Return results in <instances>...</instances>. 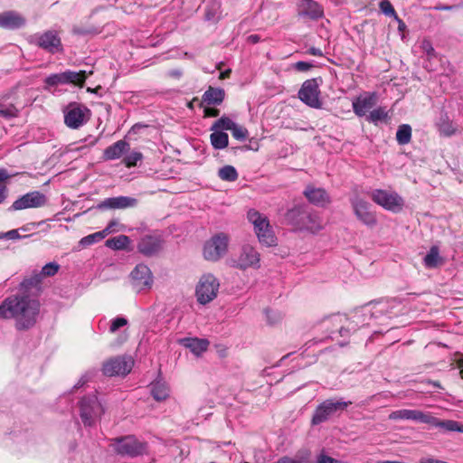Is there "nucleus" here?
<instances>
[{"instance_id": "6ab92c4d", "label": "nucleus", "mask_w": 463, "mask_h": 463, "mask_svg": "<svg viewBox=\"0 0 463 463\" xmlns=\"http://www.w3.org/2000/svg\"><path fill=\"white\" fill-rule=\"evenodd\" d=\"M137 204V200L128 196H118L105 199L98 204V208L104 209H125L134 207Z\"/></svg>"}, {"instance_id": "4c0bfd02", "label": "nucleus", "mask_w": 463, "mask_h": 463, "mask_svg": "<svg viewBox=\"0 0 463 463\" xmlns=\"http://www.w3.org/2000/svg\"><path fill=\"white\" fill-rule=\"evenodd\" d=\"M388 118V112L383 108H377L370 112L367 120L377 125L380 122H385Z\"/></svg>"}, {"instance_id": "09e8293b", "label": "nucleus", "mask_w": 463, "mask_h": 463, "mask_svg": "<svg viewBox=\"0 0 463 463\" xmlns=\"http://www.w3.org/2000/svg\"><path fill=\"white\" fill-rule=\"evenodd\" d=\"M317 463H343V462L333 458L332 457L326 455L324 451H322L317 457Z\"/></svg>"}, {"instance_id": "680f3d73", "label": "nucleus", "mask_w": 463, "mask_h": 463, "mask_svg": "<svg viewBox=\"0 0 463 463\" xmlns=\"http://www.w3.org/2000/svg\"><path fill=\"white\" fill-rule=\"evenodd\" d=\"M230 73H231V70H226V71L221 72L219 78L221 80H224V79H226V78H228L230 76Z\"/></svg>"}, {"instance_id": "f3484780", "label": "nucleus", "mask_w": 463, "mask_h": 463, "mask_svg": "<svg viewBox=\"0 0 463 463\" xmlns=\"http://www.w3.org/2000/svg\"><path fill=\"white\" fill-rule=\"evenodd\" d=\"M32 42L50 52H56L61 49V39L54 31L35 34L32 37Z\"/></svg>"}, {"instance_id": "39448f33", "label": "nucleus", "mask_w": 463, "mask_h": 463, "mask_svg": "<svg viewBox=\"0 0 463 463\" xmlns=\"http://www.w3.org/2000/svg\"><path fill=\"white\" fill-rule=\"evenodd\" d=\"M231 237L225 232H217L208 239L203 248V258L212 262H217L229 251Z\"/></svg>"}, {"instance_id": "ea45409f", "label": "nucleus", "mask_w": 463, "mask_h": 463, "mask_svg": "<svg viewBox=\"0 0 463 463\" xmlns=\"http://www.w3.org/2000/svg\"><path fill=\"white\" fill-rule=\"evenodd\" d=\"M236 123L232 121L230 118L222 117L218 120H216L212 126L211 129H219V130H231L234 128Z\"/></svg>"}, {"instance_id": "bf43d9fd", "label": "nucleus", "mask_w": 463, "mask_h": 463, "mask_svg": "<svg viewBox=\"0 0 463 463\" xmlns=\"http://www.w3.org/2000/svg\"><path fill=\"white\" fill-rule=\"evenodd\" d=\"M277 463H299V462H298L297 460L292 459L290 458L285 457V458H282L279 460H278Z\"/></svg>"}, {"instance_id": "79ce46f5", "label": "nucleus", "mask_w": 463, "mask_h": 463, "mask_svg": "<svg viewBox=\"0 0 463 463\" xmlns=\"http://www.w3.org/2000/svg\"><path fill=\"white\" fill-rule=\"evenodd\" d=\"M17 115V109L13 105L5 106L0 104V118H10Z\"/></svg>"}, {"instance_id": "c756f323", "label": "nucleus", "mask_w": 463, "mask_h": 463, "mask_svg": "<svg viewBox=\"0 0 463 463\" xmlns=\"http://www.w3.org/2000/svg\"><path fill=\"white\" fill-rule=\"evenodd\" d=\"M224 96L222 89L210 87L203 95V102L207 105H219L224 99Z\"/></svg>"}, {"instance_id": "b1692460", "label": "nucleus", "mask_w": 463, "mask_h": 463, "mask_svg": "<svg viewBox=\"0 0 463 463\" xmlns=\"http://www.w3.org/2000/svg\"><path fill=\"white\" fill-rule=\"evenodd\" d=\"M324 226L322 218L317 213H307L301 219L300 229L311 233H317L324 229Z\"/></svg>"}, {"instance_id": "c85d7f7f", "label": "nucleus", "mask_w": 463, "mask_h": 463, "mask_svg": "<svg viewBox=\"0 0 463 463\" xmlns=\"http://www.w3.org/2000/svg\"><path fill=\"white\" fill-rule=\"evenodd\" d=\"M114 223L115 222H110L103 231L97 232L81 238L80 241H79V245L81 246L82 248H86L102 241L106 236L111 233V228Z\"/></svg>"}, {"instance_id": "0eeeda50", "label": "nucleus", "mask_w": 463, "mask_h": 463, "mask_svg": "<svg viewBox=\"0 0 463 463\" xmlns=\"http://www.w3.org/2000/svg\"><path fill=\"white\" fill-rule=\"evenodd\" d=\"M110 447L122 456L137 457L146 452L147 445L134 436H126L114 439Z\"/></svg>"}, {"instance_id": "13d9d810", "label": "nucleus", "mask_w": 463, "mask_h": 463, "mask_svg": "<svg viewBox=\"0 0 463 463\" xmlns=\"http://www.w3.org/2000/svg\"><path fill=\"white\" fill-rule=\"evenodd\" d=\"M308 53H309V54H312V55H314V56H322V55H323L322 51H321L320 49H318V48H314V47H313V48H310V49L308 50Z\"/></svg>"}, {"instance_id": "4d7b16f0", "label": "nucleus", "mask_w": 463, "mask_h": 463, "mask_svg": "<svg viewBox=\"0 0 463 463\" xmlns=\"http://www.w3.org/2000/svg\"><path fill=\"white\" fill-rule=\"evenodd\" d=\"M11 175L5 169H0V184H3L4 181L8 179Z\"/></svg>"}, {"instance_id": "a878e982", "label": "nucleus", "mask_w": 463, "mask_h": 463, "mask_svg": "<svg viewBox=\"0 0 463 463\" xmlns=\"http://www.w3.org/2000/svg\"><path fill=\"white\" fill-rule=\"evenodd\" d=\"M128 149L129 144L128 142H126L125 140H118L105 149L103 157L105 160L118 159Z\"/></svg>"}, {"instance_id": "37998d69", "label": "nucleus", "mask_w": 463, "mask_h": 463, "mask_svg": "<svg viewBox=\"0 0 463 463\" xmlns=\"http://www.w3.org/2000/svg\"><path fill=\"white\" fill-rule=\"evenodd\" d=\"M220 5L218 3H213L212 6L205 11V17L209 21H215L219 18Z\"/></svg>"}, {"instance_id": "72a5a7b5", "label": "nucleus", "mask_w": 463, "mask_h": 463, "mask_svg": "<svg viewBox=\"0 0 463 463\" xmlns=\"http://www.w3.org/2000/svg\"><path fill=\"white\" fill-rule=\"evenodd\" d=\"M213 133L210 135V141L215 149H223L228 146L229 137L228 134L219 130L212 129Z\"/></svg>"}, {"instance_id": "473e14b6", "label": "nucleus", "mask_w": 463, "mask_h": 463, "mask_svg": "<svg viewBox=\"0 0 463 463\" xmlns=\"http://www.w3.org/2000/svg\"><path fill=\"white\" fill-rule=\"evenodd\" d=\"M92 71L87 73L86 71H67L63 72L65 83H73L75 85L82 86L85 82L88 75L91 74Z\"/></svg>"}, {"instance_id": "2eb2a0df", "label": "nucleus", "mask_w": 463, "mask_h": 463, "mask_svg": "<svg viewBox=\"0 0 463 463\" xmlns=\"http://www.w3.org/2000/svg\"><path fill=\"white\" fill-rule=\"evenodd\" d=\"M47 203L46 196L38 191L27 193L16 199L9 210L21 211L30 208H40Z\"/></svg>"}, {"instance_id": "a18cd8bd", "label": "nucleus", "mask_w": 463, "mask_h": 463, "mask_svg": "<svg viewBox=\"0 0 463 463\" xmlns=\"http://www.w3.org/2000/svg\"><path fill=\"white\" fill-rule=\"evenodd\" d=\"M45 82L49 86H56L59 84H65L63 72L58 74H52L46 78Z\"/></svg>"}, {"instance_id": "9d476101", "label": "nucleus", "mask_w": 463, "mask_h": 463, "mask_svg": "<svg viewBox=\"0 0 463 463\" xmlns=\"http://www.w3.org/2000/svg\"><path fill=\"white\" fill-rule=\"evenodd\" d=\"M104 412V408L95 395L83 398L80 402V418L87 426H91Z\"/></svg>"}, {"instance_id": "603ef678", "label": "nucleus", "mask_w": 463, "mask_h": 463, "mask_svg": "<svg viewBox=\"0 0 463 463\" xmlns=\"http://www.w3.org/2000/svg\"><path fill=\"white\" fill-rule=\"evenodd\" d=\"M293 67L299 71H307L312 67V65L307 61H298L293 65Z\"/></svg>"}, {"instance_id": "1a4fd4ad", "label": "nucleus", "mask_w": 463, "mask_h": 463, "mask_svg": "<svg viewBox=\"0 0 463 463\" xmlns=\"http://www.w3.org/2000/svg\"><path fill=\"white\" fill-rule=\"evenodd\" d=\"M350 203L355 217L364 225L374 227L377 224V217L371 210V204L360 195L355 194L350 199Z\"/></svg>"}, {"instance_id": "cd10ccee", "label": "nucleus", "mask_w": 463, "mask_h": 463, "mask_svg": "<svg viewBox=\"0 0 463 463\" xmlns=\"http://www.w3.org/2000/svg\"><path fill=\"white\" fill-rule=\"evenodd\" d=\"M299 13L301 14L316 19L323 14L321 6L312 0H299Z\"/></svg>"}, {"instance_id": "f257e3e1", "label": "nucleus", "mask_w": 463, "mask_h": 463, "mask_svg": "<svg viewBox=\"0 0 463 463\" xmlns=\"http://www.w3.org/2000/svg\"><path fill=\"white\" fill-rule=\"evenodd\" d=\"M39 302L27 294H15L6 298L0 305V317L14 319L19 330L32 327L39 314Z\"/></svg>"}, {"instance_id": "c03bdc74", "label": "nucleus", "mask_w": 463, "mask_h": 463, "mask_svg": "<svg viewBox=\"0 0 463 463\" xmlns=\"http://www.w3.org/2000/svg\"><path fill=\"white\" fill-rule=\"evenodd\" d=\"M232 133L234 138L237 140H245L248 137V130L239 125H235L234 128L232 129Z\"/></svg>"}, {"instance_id": "423d86ee", "label": "nucleus", "mask_w": 463, "mask_h": 463, "mask_svg": "<svg viewBox=\"0 0 463 463\" xmlns=\"http://www.w3.org/2000/svg\"><path fill=\"white\" fill-rule=\"evenodd\" d=\"M219 279L212 274H203L195 287V297L196 300L201 305H206L213 301L219 293L220 289Z\"/></svg>"}, {"instance_id": "7c9ffc66", "label": "nucleus", "mask_w": 463, "mask_h": 463, "mask_svg": "<svg viewBox=\"0 0 463 463\" xmlns=\"http://www.w3.org/2000/svg\"><path fill=\"white\" fill-rule=\"evenodd\" d=\"M444 263L437 246H432L423 259V264L427 269H435Z\"/></svg>"}, {"instance_id": "de8ad7c7", "label": "nucleus", "mask_w": 463, "mask_h": 463, "mask_svg": "<svg viewBox=\"0 0 463 463\" xmlns=\"http://www.w3.org/2000/svg\"><path fill=\"white\" fill-rule=\"evenodd\" d=\"M128 324V320L124 317H116L111 321L109 331L111 333H115L120 327L126 326Z\"/></svg>"}, {"instance_id": "c9c22d12", "label": "nucleus", "mask_w": 463, "mask_h": 463, "mask_svg": "<svg viewBox=\"0 0 463 463\" xmlns=\"http://www.w3.org/2000/svg\"><path fill=\"white\" fill-rule=\"evenodd\" d=\"M130 243V240L126 235H119L106 241V246L112 250H126Z\"/></svg>"}, {"instance_id": "2f4dec72", "label": "nucleus", "mask_w": 463, "mask_h": 463, "mask_svg": "<svg viewBox=\"0 0 463 463\" xmlns=\"http://www.w3.org/2000/svg\"><path fill=\"white\" fill-rule=\"evenodd\" d=\"M430 425L439 427L446 431H457L463 433V424L456 420H440L431 415Z\"/></svg>"}, {"instance_id": "20e7f679", "label": "nucleus", "mask_w": 463, "mask_h": 463, "mask_svg": "<svg viewBox=\"0 0 463 463\" xmlns=\"http://www.w3.org/2000/svg\"><path fill=\"white\" fill-rule=\"evenodd\" d=\"M369 197L375 204L393 213H401L405 205L402 196L391 189H373L369 192Z\"/></svg>"}, {"instance_id": "7ed1b4c3", "label": "nucleus", "mask_w": 463, "mask_h": 463, "mask_svg": "<svg viewBox=\"0 0 463 463\" xmlns=\"http://www.w3.org/2000/svg\"><path fill=\"white\" fill-rule=\"evenodd\" d=\"M248 220L253 225L259 242L265 247L277 245V238L269 224V219L256 210L248 212Z\"/></svg>"}, {"instance_id": "58836bf2", "label": "nucleus", "mask_w": 463, "mask_h": 463, "mask_svg": "<svg viewBox=\"0 0 463 463\" xmlns=\"http://www.w3.org/2000/svg\"><path fill=\"white\" fill-rule=\"evenodd\" d=\"M411 137V128L409 125H402L396 133L397 142L401 145L408 144Z\"/></svg>"}, {"instance_id": "393cba45", "label": "nucleus", "mask_w": 463, "mask_h": 463, "mask_svg": "<svg viewBox=\"0 0 463 463\" xmlns=\"http://www.w3.org/2000/svg\"><path fill=\"white\" fill-rule=\"evenodd\" d=\"M162 243L159 238L155 236L144 237L138 244V250L141 253L151 256L161 249Z\"/></svg>"}, {"instance_id": "9b49d317", "label": "nucleus", "mask_w": 463, "mask_h": 463, "mask_svg": "<svg viewBox=\"0 0 463 463\" xmlns=\"http://www.w3.org/2000/svg\"><path fill=\"white\" fill-rule=\"evenodd\" d=\"M134 360L130 356H118L107 360L102 366L107 376L126 375L132 370Z\"/></svg>"}, {"instance_id": "ddd939ff", "label": "nucleus", "mask_w": 463, "mask_h": 463, "mask_svg": "<svg viewBox=\"0 0 463 463\" xmlns=\"http://www.w3.org/2000/svg\"><path fill=\"white\" fill-rule=\"evenodd\" d=\"M351 404V402L333 401L327 400L321 403L316 410L312 423L314 425L319 424L326 420L329 417L334 415L338 411H344L347 406Z\"/></svg>"}, {"instance_id": "f03ea898", "label": "nucleus", "mask_w": 463, "mask_h": 463, "mask_svg": "<svg viewBox=\"0 0 463 463\" xmlns=\"http://www.w3.org/2000/svg\"><path fill=\"white\" fill-rule=\"evenodd\" d=\"M229 267L246 271L261 268V255L255 245L243 243L239 251L226 260Z\"/></svg>"}, {"instance_id": "864d4df0", "label": "nucleus", "mask_w": 463, "mask_h": 463, "mask_svg": "<svg viewBox=\"0 0 463 463\" xmlns=\"http://www.w3.org/2000/svg\"><path fill=\"white\" fill-rule=\"evenodd\" d=\"M20 236H19V233H18V231L17 230H11L4 234H2L0 236V239L1 238H5V239H8V240H14V239H18Z\"/></svg>"}, {"instance_id": "052dcab7", "label": "nucleus", "mask_w": 463, "mask_h": 463, "mask_svg": "<svg viewBox=\"0 0 463 463\" xmlns=\"http://www.w3.org/2000/svg\"><path fill=\"white\" fill-rule=\"evenodd\" d=\"M248 41L251 43H256L260 41V36L257 34H251L248 37Z\"/></svg>"}, {"instance_id": "f8f14e48", "label": "nucleus", "mask_w": 463, "mask_h": 463, "mask_svg": "<svg viewBox=\"0 0 463 463\" xmlns=\"http://www.w3.org/2000/svg\"><path fill=\"white\" fill-rule=\"evenodd\" d=\"M130 282L137 292L150 289L154 283L150 269L146 265L137 264L130 273Z\"/></svg>"}, {"instance_id": "49530a36", "label": "nucleus", "mask_w": 463, "mask_h": 463, "mask_svg": "<svg viewBox=\"0 0 463 463\" xmlns=\"http://www.w3.org/2000/svg\"><path fill=\"white\" fill-rule=\"evenodd\" d=\"M380 9L385 15L394 16L398 19L394 8L388 0H383L380 3Z\"/></svg>"}, {"instance_id": "aec40b11", "label": "nucleus", "mask_w": 463, "mask_h": 463, "mask_svg": "<svg viewBox=\"0 0 463 463\" xmlns=\"http://www.w3.org/2000/svg\"><path fill=\"white\" fill-rule=\"evenodd\" d=\"M376 103L375 93H364L359 96L353 101L354 112L358 117H363L366 112L372 109Z\"/></svg>"}, {"instance_id": "4be33fe9", "label": "nucleus", "mask_w": 463, "mask_h": 463, "mask_svg": "<svg viewBox=\"0 0 463 463\" xmlns=\"http://www.w3.org/2000/svg\"><path fill=\"white\" fill-rule=\"evenodd\" d=\"M25 24L24 17L15 11L0 13V27L5 29H17Z\"/></svg>"}, {"instance_id": "3c124183", "label": "nucleus", "mask_w": 463, "mask_h": 463, "mask_svg": "<svg viewBox=\"0 0 463 463\" xmlns=\"http://www.w3.org/2000/svg\"><path fill=\"white\" fill-rule=\"evenodd\" d=\"M421 49L430 57L434 54V49L429 41H423L421 43Z\"/></svg>"}, {"instance_id": "6e6d98bb", "label": "nucleus", "mask_w": 463, "mask_h": 463, "mask_svg": "<svg viewBox=\"0 0 463 463\" xmlns=\"http://www.w3.org/2000/svg\"><path fill=\"white\" fill-rule=\"evenodd\" d=\"M6 197V186L4 184H0V203L5 201Z\"/></svg>"}, {"instance_id": "6e6552de", "label": "nucleus", "mask_w": 463, "mask_h": 463, "mask_svg": "<svg viewBox=\"0 0 463 463\" xmlns=\"http://www.w3.org/2000/svg\"><path fill=\"white\" fill-rule=\"evenodd\" d=\"M90 117V109L81 104L71 103L64 109V123L72 129H77L83 126Z\"/></svg>"}, {"instance_id": "bb28decb", "label": "nucleus", "mask_w": 463, "mask_h": 463, "mask_svg": "<svg viewBox=\"0 0 463 463\" xmlns=\"http://www.w3.org/2000/svg\"><path fill=\"white\" fill-rule=\"evenodd\" d=\"M436 127L441 136L450 137L454 135L457 130V125L449 118L447 113H441L436 122Z\"/></svg>"}, {"instance_id": "f704fd0d", "label": "nucleus", "mask_w": 463, "mask_h": 463, "mask_svg": "<svg viewBox=\"0 0 463 463\" xmlns=\"http://www.w3.org/2000/svg\"><path fill=\"white\" fill-rule=\"evenodd\" d=\"M151 393L155 400L161 402L168 398L170 390L165 383L156 382L152 383Z\"/></svg>"}, {"instance_id": "e2e57ef3", "label": "nucleus", "mask_w": 463, "mask_h": 463, "mask_svg": "<svg viewBox=\"0 0 463 463\" xmlns=\"http://www.w3.org/2000/svg\"><path fill=\"white\" fill-rule=\"evenodd\" d=\"M114 222H115V223L112 225V228H111L112 232H111L120 231V229H118V230L115 229V226H118V222L117 221H114Z\"/></svg>"}, {"instance_id": "a19ab883", "label": "nucleus", "mask_w": 463, "mask_h": 463, "mask_svg": "<svg viewBox=\"0 0 463 463\" xmlns=\"http://www.w3.org/2000/svg\"><path fill=\"white\" fill-rule=\"evenodd\" d=\"M142 158L143 156L140 152L132 151L124 157L123 162L127 167H132L136 166L137 162L141 161Z\"/></svg>"}, {"instance_id": "4468645a", "label": "nucleus", "mask_w": 463, "mask_h": 463, "mask_svg": "<svg viewBox=\"0 0 463 463\" xmlns=\"http://www.w3.org/2000/svg\"><path fill=\"white\" fill-rule=\"evenodd\" d=\"M319 95V84L316 79L306 80L298 91L300 100L315 109L321 108L322 103Z\"/></svg>"}, {"instance_id": "412c9836", "label": "nucleus", "mask_w": 463, "mask_h": 463, "mask_svg": "<svg viewBox=\"0 0 463 463\" xmlns=\"http://www.w3.org/2000/svg\"><path fill=\"white\" fill-rule=\"evenodd\" d=\"M304 194L311 203L317 206L324 207L330 203V197L323 188L308 185L305 189Z\"/></svg>"}, {"instance_id": "5fc2aeb1", "label": "nucleus", "mask_w": 463, "mask_h": 463, "mask_svg": "<svg viewBox=\"0 0 463 463\" xmlns=\"http://www.w3.org/2000/svg\"><path fill=\"white\" fill-rule=\"evenodd\" d=\"M204 117H217L219 110L213 108L205 107L203 109Z\"/></svg>"}, {"instance_id": "e433bc0d", "label": "nucleus", "mask_w": 463, "mask_h": 463, "mask_svg": "<svg viewBox=\"0 0 463 463\" xmlns=\"http://www.w3.org/2000/svg\"><path fill=\"white\" fill-rule=\"evenodd\" d=\"M218 176L222 181L233 182L238 179V172L232 165H224L219 169Z\"/></svg>"}, {"instance_id": "dca6fc26", "label": "nucleus", "mask_w": 463, "mask_h": 463, "mask_svg": "<svg viewBox=\"0 0 463 463\" xmlns=\"http://www.w3.org/2000/svg\"><path fill=\"white\" fill-rule=\"evenodd\" d=\"M60 265L55 262H49L45 264L41 270L33 271L32 275L23 280L21 283L22 288L34 287L39 285L44 279L53 277L58 273Z\"/></svg>"}, {"instance_id": "8fccbe9b", "label": "nucleus", "mask_w": 463, "mask_h": 463, "mask_svg": "<svg viewBox=\"0 0 463 463\" xmlns=\"http://www.w3.org/2000/svg\"><path fill=\"white\" fill-rule=\"evenodd\" d=\"M453 361L456 364V366L459 369L461 378H463V354H456Z\"/></svg>"}, {"instance_id": "0e129e2a", "label": "nucleus", "mask_w": 463, "mask_h": 463, "mask_svg": "<svg viewBox=\"0 0 463 463\" xmlns=\"http://www.w3.org/2000/svg\"><path fill=\"white\" fill-rule=\"evenodd\" d=\"M399 22H400L399 28L402 29L404 26V24L402 21H399Z\"/></svg>"}, {"instance_id": "5701e85b", "label": "nucleus", "mask_w": 463, "mask_h": 463, "mask_svg": "<svg viewBox=\"0 0 463 463\" xmlns=\"http://www.w3.org/2000/svg\"><path fill=\"white\" fill-rule=\"evenodd\" d=\"M178 343L189 349L196 356H200L209 347V341L204 338L185 337L178 340Z\"/></svg>"}, {"instance_id": "a211bd4d", "label": "nucleus", "mask_w": 463, "mask_h": 463, "mask_svg": "<svg viewBox=\"0 0 463 463\" xmlns=\"http://www.w3.org/2000/svg\"><path fill=\"white\" fill-rule=\"evenodd\" d=\"M390 420H408L422 423H430L431 414L419 410L402 409L392 411L389 415Z\"/></svg>"}]
</instances>
